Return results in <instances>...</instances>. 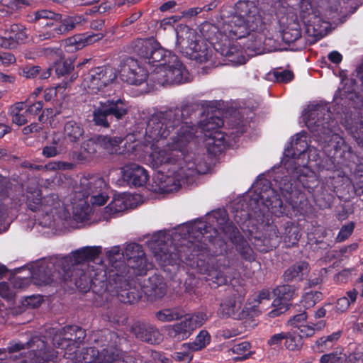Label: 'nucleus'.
Instances as JSON below:
<instances>
[{"instance_id":"f257e3e1","label":"nucleus","mask_w":363,"mask_h":363,"mask_svg":"<svg viewBox=\"0 0 363 363\" xmlns=\"http://www.w3.org/2000/svg\"><path fill=\"white\" fill-rule=\"evenodd\" d=\"M109 267L105 269L103 264L89 266V277L84 275L83 282L77 281V287L83 291L92 289L102 298L108 300V293L116 294L123 303H133L138 301L140 294L131 286L130 274L123 261L125 256L118 245L106 250Z\"/></svg>"},{"instance_id":"f03ea898","label":"nucleus","mask_w":363,"mask_h":363,"mask_svg":"<svg viewBox=\"0 0 363 363\" xmlns=\"http://www.w3.org/2000/svg\"><path fill=\"white\" fill-rule=\"evenodd\" d=\"M185 112H188L186 108H175L159 111L152 115L147 123L145 143L151 144L167 138L170 133L177 128L175 135L172 137L169 144L181 157H183L184 164L186 157H192L190 161L201 164V167L203 168V163L201 160L199 161L197 156L194 154H188L199 143L197 135L199 128L196 125H190V123L184 118Z\"/></svg>"},{"instance_id":"7ed1b4c3","label":"nucleus","mask_w":363,"mask_h":363,"mask_svg":"<svg viewBox=\"0 0 363 363\" xmlns=\"http://www.w3.org/2000/svg\"><path fill=\"white\" fill-rule=\"evenodd\" d=\"M303 118L308 128L318 136L320 145L334 167L354 161L356 155L352 147L342 137L333 132L335 122L331 118L328 104L317 102L308 105Z\"/></svg>"},{"instance_id":"20e7f679","label":"nucleus","mask_w":363,"mask_h":363,"mask_svg":"<svg viewBox=\"0 0 363 363\" xmlns=\"http://www.w3.org/2000/svg\"><path fill=\"white\" fill-rule=\"evenodd\" d=\"M87 261L86 254L82 252V248L73 252L66 257H53L43 259L32 267L30 272L32 278L37 285H47L57 279L67 281L74 278L75 285L77 281L83 282L84 275L89 277V266H97L96 263H89L87 265L79 264Z\"/></svg>"},{"instance_id":"39448f33","label":"nucleus","mask_w":363,"mask_h":363,"mask_svg":"<svg viewBox=\"0 0 363 363\" xmlns=\"http://www.w3.org/2000/svg\"><path fill=\"white\" fill-rule=\"evenodd\" d=\"M219 231L226 235L235 233V228L229 222L226 211L220 209L208 213L205 220H197L181 228V232L188 233L183 245L191 252L192 259L206 253L208 248L207 242L218 244L222 241L218 238Z\"/></svg>"},{"instance_id":"423d86ee","label":"nucleus","mask_w":363,"mask_h":363,"mask_svg":"<svg viewBox=\"0 0 363 363\" xmlns=\"http://www.w3.org/2000/svg\"><path fill=\"white\" fill-rule=\"evenodd\" d=\"M264 24L258 8L252 1H238L233 11L223 18L220 33L226 38L240 39L251 33H259Z\"/></svg>"},{"instance_id":"0eeeda50","label":"nucleus","mask_w":363,"mask_h":363,"mask_svg":"<svg viewBox=\"0 0 363 363\" xmlns=\"http://www.w3.org/2000/svg\"><path fill=\"white\" fill-rule=\"evenodd\" d=\"M101 349H96L94 347L84 349L77 354L66 351L65 356L73 360L76 363H121V352L117 348L119 338L115 333L105 330L101 336V339L95 340Z\"/></svg>"},{"instance_id":"6e6552de","label":"nucleus","mask_w":363,"mask_h":363,"mask_svg":"<svg viewBox=\"0 0 363 363\" xmlns=\"http://www.w3.org/2000/svg\"><path fill=\"white\" fill-rule=\"evenodd\" d=\"M191 157H186L185 167L182 169L176 170L174 172H169L168 170H166V172H158L153 179L152 191L160 194L177 191L184 180L203 173L204 169L201 167V164H197L195 161H190Z\"/></svg>"},{"instance_id":"1a4fd4ad","label":"nucleus","mask_w":363,"mask_h":363,"mask_svg":"<svg viewBox=\"0 0 363 363\" xmlns=\"http://www.w3.org/2000/svg\"><path fill=\"white\" fill-rule=\"evenodd\" d=\"M172 243L169 235L163 230L155 233L147 242L154 257L162 266H173L183 259V252Z\"/></svg>"},{"instance_id":"9d476101","label":"nucleus","mask_w":363,"mask_h":363,"mask_svg":"<svg viewBox=\"0 0 363 363\" xmlns=\"http://www.w3.org/2000/svg\"><path fill=\"white\" fill-rule=\"evenodd\" d=\"M151 79L161 85L179 84L190 80L189 74L177 56H169L166 65H157Z\"/></svg>"},{"instance_id":"9b49d317","label":"nucleus","mask_w":363,"mask_h":363,"mask_svg":"<svg viewBox=\"0 0 363 363\" xmlns=\"http://www.w3.org/2000/svg\"><path fill=\"white\" fill-rule=\"evenodd\" d=\"M130 107L128 104L120 99H108L100 102L93 111V121L96 125L108 128L110 124L116 121H118L125 118L128 113Z\"/></svg>"},{"instance_id":"f8f14e48","label":"nucleus","mask_w":363,"mask_h":363,"mask_svg":"<svg viewBox=\"0 0 363 363\" xmlns=\"http://www.w3.org/2000/svg\"><path fill=\"white\" fill-rule=\"evenodd\" d=\"M308 141L306 132L296 134L292 138L290 147L284 150V156L282 160L286 169L290 174H298L302 169H307V162L301 161L305 158L308 150Z\"/></svg>"},{"instance_id":"ddd939ff","label":"nucleus","mask_w":363,"mask_h":363,"mask_svg":"<svg viewBox=\"0 0 363 363\" xmlns=\"http://www.w3.org/2000/svg\"><path fill=\"white\" fill-rule=\"evenodd\" d=\"M148 162L153 168H162L163 170H168L169 172H174L176 170L182 169L185 167L183 160H181L179 155L172 147L169 143L162 147L151 146Z\"/></svg>"},{"instance_id":"4468645a","label":"nucleus","mask_w":363,"mask_h":363,"mask_svg":"<svg viewBox=\"0 0 363 363\" xmlns=\"http://www.w3.org/2000/svg\"><path fill=\"white\" fill-rule=\"evenodd\" d=\"M117 77V71L109 66H101L91 69L84 78L83 88L91 94H97L102 91L104 88Z\"/></svg>"},{"instance_id":"2eb2a0df","label":"nucleus","mask_w":363,"mask_h":363,"mask_svg":"<svg viewBox=\"0 0 363 363\" xmlns=\"http://www.w3.org/2000/svg\"><path fill=\"white\" fill-rule=\"evenodd\" d=\"M134 52L147 63L160 62L159 65H166L169 62V56H176L170 51L164 50L153 38L138 40L133 47Z\"/></svg>"},{"instance_id":"dca6fc26","label":"nucleus","mask_w":363,"mask_h":363,"mask_svg":"<svg viewBox=\"0 0 363 363\" xmlns=\"http://www.w3.org/2000/svg\"><path fill=\"white\" fill-rule=\"evenodd\" d=\"M224 257L217 259L210 258L206 266L201 259L196 261L201 274H206L208 281H211L216 286H222L228 283L230 279V268L226 264Z\"/></svg>"},{"instance_id":"f3484780","label":"nucleus","mask_w":363,"mask_h":363,"mask_svg":"<svg viewBox=\"0 0 363 363\" xmlns=\"http://www.w3.org/2000/svg\"><path fill=\"white\" fill-rule=\"evenodd\" d=\"M348 0H328V9L326 11V19H323L320 16V12L312 11L309 18L304 22L308 26V31L310 28L313 30V35L322 37L326 33L329 27V20L334 19L341 7V4H345Z\"/></svg>"},{"instance_id":"a211bd4d","label":"nucleus","mask_w":363,"mask_h":363,"mask_svg":"<svg viewBox=\"0 0 363 363\" xmlns=\"http://www.w3.org/2000/svg\"><path fill=\"white\" fill-rule=\"evenodd\" d=\"M120 72L123 81L136 86L146 82L148 76L146 69L133 57H127L123 61Z\"/></svg>"},{"instance_id":"6ab92c4d","label":"nucleus","mask_w":363,"mask_h":363,"mask_svg":"<svg viewBox=\"0 0 363 363\" xmlns=\"http://www.w3.org/2000/svg\"><path fill=\"white\" fill-rule=\"evenodd\" d=\"M215 124L216 127H220L223 125V121L218 117H211L206 128H202V130L213 129L211 132L205 133L204 143L208 152L216 154L220 152L225 146V134L218 130H214L213 127H209L210 124Z\"/></svg>"},{"instance_id":"aec40b11","label":"nucleus","mask_w":363,"mask_h":363,"mask_svg":"<svg viewBox=\"0 0 363 363\" xmlns=\"http://www.w3.org/2000/svg\"><path fill=\"white\" fill-rule=\"evenodd\" d=\"M275 298L272 305L273 309L269 312L272 318L277 317L284 313L288 308V301L296 294V289L291 285H281L277 286L273 291Z\"/></svg>"},{"instance_id":"412c9836","label":"nucleus","mask_w":363,"mask_h":363,"mask_svg":"<svg viewBox=\"0 0 363 363\" xmlns=\"http://www.w3.org/2000/svg\"><path fill=\"white\" fill-rule=\"evenodd\" d=\"M106 186L104 180L98 176L83 177L79 184L74 187V195L78 199H89L93 194L104 190Z\"/></svg>"},{"instance_id":"4be33fe9","label":"nucleus","mask_w":363,"mask_h":363,"mask_svg":"<svg viewBox=\"0 0 363 363\" xmlns=\"http://www.w3.org/2000/svg\"><path fill=\"white\" fill-rule=\"evenodd\" d=\"M122 177L129 184L135 186H142L148 180L147 171L135 163H130L121 168Z\"/></svg>"},{"instance_id":"5701e85b","label":"nucleus","mask_w":363,"mask_h":363,"mask_svg":"<svg viewBox=\"0 0 363 363\" xmlns=\"http://www.w3.org/2000/svg\"><path fill=\"white\" fill-rule=\"evenodd\" d=\"M85 22L86 19L82 16H66L63 18L61 15L60 25L48 32L44 38H51L57 35H65Z\"/></svg>"},{"instance_id":"b1692460","label":"nucleus","mask_w":363,"mask_h":363,"mask_svg":"<svg viewBox=\"0 0 363 363\" xmlns=\"http://www.w3.org/2000/svg\"><path fill=\"white\" fill-rule=\"evenodd\" d=\"M231 293L234 300H228L222 303L220 310L223 316L237 318L239 315L238 313L240 308L241 301L246 294V290L241 285L237 288L233 285Z\"/></svg>"},{"instance_id":"393cba45","label":"nucleus","mask_w":363,"mask_h":363,"mask_svg":"<svg viewBox=\"0 0 363 363\" xmlns=\"http://www.w3.org/2000/svg\"><path fill=\"white\" fill-rule=\"evenodd\" d=\"M133 195L125 193L115 196L111 203L104 208V218L107 219L128 208H133Z\"/></svg>"},{"instance_id":"a878e982","label":"nucleus","mask_w":363,"mask_h":363,"mask_svg":"<svg viewBox=\"0 0 363 363\" xmlns=\"http://www.w3.org/2000/svg\"><path fill=\"white\" fill-rule=\"evenodd\" d=\"M177 41L176 45L181 52L187 54L188 50L191 49L198 40L194 30L184 25H180L177 28Z\"/></svg>"},{"instance_id":"bb28decb","label":"nucleus","mask_w":363,"mask_h":363,"mask_svg":"<svg viewBox=\"0 0 363 363\" xmlns=\"http://www.w3.org/2000/svg\"><path fill=\"white\" fill-rule=\"evenodd\" d=\"M65 140L72 144L79 143L85 133L84 127L80 120L69 118L64 123Z\"/></svg>"},{"instance_id":"cd10ccee","label":"nucleus","mask_w":363,"mask_h":363,"mask_svg":"<svg viewBox=\"0 0 363 363\" xmlns=\"http://www.w3.org/2000/svg\"><path fill=\"white\" fill-rule=\"evenodd\" d=\"M26 347L30 349V363H50L46 351V343L43 339L33 337L26 343Z\"/></svg>"},{"instance_id":"c85d7f7f","label":"nucleus","mask_w":363,"mask_h":363,"mask_svg":"<svg viewBox=\"0 0 363 363\" xmlns=\"http://www.w3.org/2000/svg\"><path fill=\"white\" fill-rule=\"evenodd\" d=\"M220 55L226 58V61L234 66L243 65L247 59L243 55L242 49L235 43H225L218 48Z\"/></svg>"},{"instance_id":"c756f323","label":"nucleus","mask_w":363,"mask_h":363,"mask_svg":"<svg viewBox=\"0 0 363 363\" xmlns=\"http://www.w3.org/2000/svg\"><path fill=\"white\" fill-rule=\"evenodd\" d=\"M167 286L162 276L154 274L148 279L144 286L145 294L151 299L162 298L167 293Z\"/></svg>"},{"instance_id":"7c9ffc66","label":"nucleus","mask_w":363,"mask_h":363,"mask_svg":"<svg viewBox=\"0 0 363 363\" xmlns=\"http://www.w3.org/2000/svg\"><path fill=\"white\" fill-rule=\"evenodd\" d=\"M102 37L101 33L76 35L66 40L65 49L67 52H73L98 41Z\"/></svg>"},{"instance_id":"2f4dec72","label":"nucleus","mask_w":363,"mask_h":363,"mask_svg":"<svg viewBox=\"0 0 363 363\" xmlns=\"http://www.w3.org/2000/svg\"><path fill=\"white\" fill-rule=\"evenodd\" d=\"M28 207L32 211L52 213L51 206L54 205L53 196H47L42 200L39 191H35L27 195Z\"/></svg>"},{"instance_id":"473e14b6","label":"nucleus","mask_w":363,"mask_h":363,"mask_svg":"<svg viewBox=\"0 0 363 363\" xmlns=\"http://www.w3.org/2000/svg\"><path fill=\"white\" fill-rule=\"evenodd\" d=\"M137 338L150 344H157L162 340V335L159 330L154 326L141 323L134 325L133 328Z\"/></svg>"},{"instance_id":"72a5a7b5","label":"nucleus","mask_w":363,"mask_h":363,"mask_svg":"<svg viewBox=\"0 0 363 363\" xmlns=\"http://www.w3.org/2000/svg\"><path fill=\"white\" fill-rule=\"evenodd\" d=\"M213 54L212 49L208 46V43L204 40H197L196 43L191 47L187 54L191 60L199 63L207 62Z\"/></svg>"},{"instance_id":"f704fd0d","label":"nucleus","mask_w":363,"mask_h":363,"mask_svg":"<svg viewBox=\"0 0 363 363\" xmlns=\"http://www.w3.org/2000/svg\"><path fill=\"white\" fill-rule=\"evenodd\" d=\"M34 19L40 26L50 28L49 30L43 33V38H41L43 40L48 32L60 25L61 14L54 13L49 10H41L35 13Z\"/></svg>"},{"instance_id":"c9c22d12","label":"nucleus","mask_w":363,"mask_h":363,"mask_svg":"<svg viewBox=\"0 0 363 363\" xmlns=\"http://www.w3.org/2000/svg\"><path fill=\"white\" fill-rule=\"evenodd\" d=\"M166 330L168 337L177 341L188 338L193 332L186 318L176 324L167 327Z\"/></svg>"},{"instance_id":"e433bc0d","label":"nucleus","mask_w":363,"mask_h":363,"mask_svg":"<svg viewBox=\"0 0 363 363\" xmlns=\"http://www.w3.org/2000/svg\"><path fill=\"white\" fill-rule=\"evenodd\" d=\"M344 125L357 144L363 147V117L358 116L347 119Z\"/></svg>"},{"instance_id":"4c0bfd02","label":"nucleus","mask_w":363,"mask_h":363,"mask_svg":"<svg viewBox=\"0 0 363 363\" xmlns=\"http://www.w3.org/2000/svg\"><path fill=\"white\" fill-rule=\"evenodd\" d=\"M292 8H289V12L291 13L292 23L282 31V40L286 43H291L299 39L301 36V29L296 21V17L294 15Z\"/></svg>"},{"instance_id":"58836bf2","label":"nucleus","mask_w":363,"mask_h":363,"mask_svg":"<svg viewBox=\"0 0 363 363\" xmlns=\"http://www.w3.org/2000/svg\"><path fill=\"white\" fill-rule=\"evenodd\" d=\"M73 214L77 220L83 221L86 220L91 212L88 199H78L75 195L72 199Z\"/></svg>"},{"instance_id":"ea45409f","label":"nucleus","mask_w":363,"mask_h":363,"mask_svg":"<svg viewBox=\"0 0 363 363\" xmlns=\"http://www.w3.org/2000/svg\"><path fill=\"white\" fill-rule=\"evenodd\" d=\"M123 140L120 137L111 138L106 135L96 137V144L105 149L110 154H122L119 145Z\"/></svg>"},{"instance_id":"a19ab883","label":"nucleus","mask_w":363,"mask_h":363,"mask_svg":"<svg viewBox=\"0 0 363 363\" xmlns=\"http://www.w3.org/2000/svg\"><path fill=\"white\" fill-rule=\"evenodd\" d=\"M309 271L308 264L306 262H299L288 268L284 274L286 281H292L295 279L301 280L303 277Z\"/></svg>"},{"instance_id":"79ce46f5","label":"nucleus","mask_w":363,"mask_h":363,"mask_svg":"<svg viewBox=\"0 0 363 363\" xmlns=\"http://www.w3.org/2000/svg\"><path fill=\"white\" fill-rule=\"evenodd\" d=\"M11 31L8 36L0 37V45L4 48H10L11 41L22 42L27 38L26 30L18 25L13 24L11 26Z\"/></svg>"},{"instance_id":"37998d69","label":"nucleus","mask_w":363,"mask_h":363,"mask_svg":"<svg viewBox=\"0 0 363 363\" xmlns=\"http://www.w3.org/2000/svg\"><path fill=\"white\" fill-rule=\"evenodd\" d=\"M231 239L235 245L236 250L242 259L250 262L255 259L254 251L250 247L248 242L242 236L234 235V238H231Z\"/></svg>"},{"instance_id":"c03bdc74","label":"nucleus","mask_w":363,"mask_h":363,"mask_svg":"<svg viewBox=\"0 0 363 363\" xmlns=\"http://www.w3.org/2000/svg\"><path fill=\"white\" fill-rule=\"evenodd\" d=\"M128 269L130 270V277L134 275H143L151 267V264L147 261L145 254L140 257L135 261H130V263L128 264ZM128 275H130L128 274Z\"/></svg>"},{"instance_id":"a18cd8bd","label":"nucleus","mask_w":363,"mask_h":363,"mask_svg":"<svg viewBox=\"0 0 363 363\" xmlns=\"http://www.w3.org/2000/svg\"><path fill=\"white\" fill-rule=\"evenodd\" d=\"M358 291L352 289L346 292L345 296L337 299L335 305V311L338 313L346 311L349 306L354 303L357 298Z\"/></svg>"},{"instance_id":"49530a36","label":"nucleus","mask_w":363,"mask_h":363,"mask_svg":"<svg viewBox=\"0 0 363 363\" xmlns=\"http://www.w3.org/2000/svg\"><path fill=\"white\" fill-rule=\"evenodd\" d=\"M211 335L206 330H201L192 342L184 343L185 347H189L191 351L196 352L205 348L210 342Z\"/></svg>"},{"instance_id":"de8ad7c7","label":"nucleus","mask_w":363,"mask_h":363,"mask_svg":"<svg viewBox=\"0 0 363 363\" xmlns=\"http://www.w3.org/2000/svg\"><path fill=\"white\" fill-rule=\"evenodd\" d=\"M325 327L323 320L317 322L316 323H309L307 324L298 325L295 333L298 334L301 338L309 337L313 336L316 331L322 330Z\"/></svg>"},{"instance_id":"09e8293b","label":"nucleus","mask_w":363,"mask_h":363,"mask_svg":"<svg viewBox=\"0 0 363 363\" xmlns=\"http://www.w3.org/2000/svg\"><path fill=\"white\" fill-rule=\"evenodd\" d=\"M339 337V333H335L327 337H323L315 342L313 346V350L316 352H324L333 347L334 340H337Z\"/></svg>"},{"instance_id":"8fccbe9b","label":"nucleus","mask_w":363,"mask_h":363,"mask_svg":"<svg viewBox=\"0 0 363 363\" xmlns=\"http://www.w3.org/2000/svg\"><path fill=\"white\" fill-rule=\"evenodd\" d=\"M279 242V236L277 228L274 226H270L267 230V233L263 238V248H260L262 251H268Z\"/></svg>"},{"instance_id":"3c124183","label":"nucleus","mask_w":363,"mask_h":363,"mask_svg":"<svg viewBox=\"0 0 363 363\" xmlns=\"http://www.w3.org/2000/svg\"><path fill=\"white\" fill-rule=\"evenodd\" d=\"M144 251L143 247L136 243L128 244L125 249L124 255L128 260V264L130 261L136 260L140 257L143 256Z\"/></svg>"},{"instance_id":"603ef678","label":"nucleus","mask_w":363,"mask_h":363,"mask_svg":"<svg viewBox=\"0 0 363 363\" xmlns=\"http://www.w3.org/2000/svg\"><path fill=\"white\" fill-rule=\"evenodd\" d=\"M300 234L298 229L294 225H290L286 227L283 239L287 246H292L295 245L299 240Z\"/></svg>"},{"instance_id":"864d4df0","label":"nucleus","mask_w":363,"mask_h":363,"mask_svg":"<svg viewBox=\"0 0 363 363\" xmlns=\"http://www.w3.org/2000/svg\"><path fill=\"white\" fill-rule=\"evenodd\" d=\"M178 308H164L156 313V318L162 322H170L181 317Z\"/></svg>"},{"instance_id":"5fc2aeb1","label":"nucleus","mask_w":363,"mask_h":363,"mask_svg":"<svg viewBox=\"0 0 363 363\" xmlns=\"http://www.w3.org/2000/svg\"><path fill=\"white\" fill-rule=\"evenodd\" d=\"M296 334L294 331V333H288L285 335V346L289 350H298L303 345L302 338Z\"/></svg>"},{"instance_id":"6e6d98bb","label":"nucleus","mask_w":363,"mask_h":363,"mask_svg":"<svg viewBox=\"0 0 363 363\" xmlns=\"http://www.w3.org/2000/svg\"><path fill=\"white\" fill-rule=\"evenodd\" d=\"M186 320L192 331H194L196 328L202 326L207 321L208 316L205 313L197 312L186 318Z\"/></svg>"},{"instance_id":"4d7b16f0","label":"nucleus","mask_w":363,"mask_h":363,"mask_svg":"<svg viewBox=\"0 0 363 363\" xmlns=\"http://www.w3.org/2000/svg\"><path fill=\"white\" fill-rule=\"evenodd\" d=\"M186 320L192 331H194L196 328L202 326L207 321L208 316L205 313L197 312L186 318Z\"/></svg>"},{"instance_id":"13d9d810","label":"nucleus","mask_w":363,"mask_h":363,"mask_svg":"<svg viewBox=\"0 0 363 363\" xmlns=\"http://www.w3.org/2000/svg\"><path fill=\"white\" fill-rule=\"evenodd\" d=\"M345 355L340 350H335L331 353L325 354L320 359V363H342Z\"/></svg>"},{"instance_id":"bf43d9fd","label":"nucleus","mask_w":363,"mask_h":363,"mask_svg":"<svg viewBox=\"0 0 363 363\" xmlns=\"http://www.w3.org/2000/svg\"><path fill=\"white\" fill-rule=\"evenodd\" d=\"M321 294L318 291H310L304 294L301 303L305 308H310L320 300Z\"/></svg>"},{"instance_id":"052dcab7","label":"nucleus","mask_w":363,"mask_h":363,"mask_svg":"<svg viewBox=\"0 0 363 363\" xmlns=\"http://www.w3.org/2000/svg\"><path fill=\"white\" fill-rule=\"evenodd\" d=\"M193 352L189 347H185L184 344L182 345L181 351L175 352L172 358L177 362H189L193 358Z\"/></svg>"},{"instance_id":"680f3d73","label":"nucleus","mask_w":363,"mask_h":363,"mask_svg":"<svg viewBox=\"0 0 363 363\" xmlns=\"http://www.w3.org/2000/svg\"><path fill=\"white\" fill-rule=\"evenodd\" d=\"M64 332L65 333L61 340L60 342L58 341V340H60L61 339V334L60 335H56L53 339V341H54V345L57 346L58 347H62V348H64L65 347V345H66L67 346H68L69 347H71V342H73V340L72 339V337H67V335L66 333H71L72 331H74V327H67L66 328H64Z\"/></svg>"},{"instance_id":"e2e57ef3","label":"nucleus","mask_w":363,"mask_h":363,"mask_svg":"<svg viewBox=\"0 0 363 363\" xmlns=\"http://www.w3.org/2000/svg\"><path fill=\"white\" fill-rule=\"evenodd\" d=\"M217 6V3L216 1H213L209 4L203 6L202 8L201 7H194L189 9L186 11H184L183 13V16L186 18H191L194 16H196L197 14L201 13L203 10L206 11H209L214 8H216Z\"/></svg>"},{"instance_id":"0e129e2a","label":"nucleus","mask_w":363,"mask_h":363,"mask_svg":"<svg viewBox=\"0 0 363 363\" xmlns=\"http://www.w3.org/2000/svg\"><path fill=\"white\" fill-rule=\"evenodd\" d=\"M74 68L72 62L69 60H60L55 62V72L59 76H63L70 72Z\"/></svg>"},{"instance_id":"69168bd1","label":"nucleus","mask_w":363,"mask_h":363,"mask_svg":"<svg viewBox=\"0 0 363 363\" xmlns=\"http://www.w3.org/2000/svg\"><path fill=\"white\" fill-rule=\"evenodd\" d=\"M101 246H86L82 247V252L86 254L87 261H92V264L101 254Z\"/></svg>"},{"instance_id":"338daca9","label":"nucleus","mask_w":363,"mask_h":363,"mask_svg":"<svg viewBox=\"0 0 363 363\" xmlns=\"http://www.w3.org/2000/svg\"><path fill=\"white\" fill-rule=\"evenodd\" d=\"M250 344L248 342H242L235 345L232 351L233 353L242 355V358H247L250 353Z\"/></svg>"},{"instance_id":"774afa93","label":"nucleus","mask_w":363,"mask_h":363,"mask_svg":"<svg viewBox=\"0 0 363 363\" xmlns=\"http://www.w3.org/2000/svg\"><path fill=\"white\" fill-rule=\"evenodd\" d=\"M354 228L353 223L343 225L336 237V240L340 242L347 239L352 233Z\"/></svg>"}]
</instances>
